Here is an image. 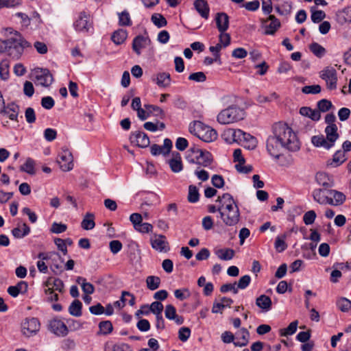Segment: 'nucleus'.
Instances as JSON below:
<instances>
[{"label":"nucleus","instance_id":"obj_57","mask_svg":"<svg viewBox=\"0 0 351 351\" xmlns=\"http://www.w3.org/2000/svg\"><path fill=\"white\" fill-rule=\"evenodd\" d=\"M322 88L319 85H310L302 87V92L304 94H318L321 92Z\"/></svg>","mask_w":351,"mask_h":351},{"label":"nucleus","instance_id":"obj_48","mask_svg":"<svg viewBox=\"0 0 351 351\" xmlns=\"http://www.w3.org/2000/svg\"><path fill=\"white\" fill-rule=\"evenodd\" d=\"M246 143L249 149L254 148L256 146V139L254 136H252L249 133L243 132V135L241 137V143Z\"/></svg>","mask_w":351,"mask_h":351},{"label":"nucleus","instance_id":"obj_29","mask_svg":"<svg viewBox=\"0 0 351 351\" xmlns=\"http://www.w3.org/2000/svg\"><path fill=\"white\" fill-rule=\"evenodd\" d=\"M336 20L339 24L351 23V6H348L336 12Z\"/></svg>","mask_w":351,"mask_h":351},{"label":"nucleus","instance_id":"obj_56","mask_svg":"<svg viewBox=\"0 0 351 351\" xmlns=\"http://www.w3.org/2000/svg\"><path fill=\"white\" fill-rule=\"evenodd\" d=\"M285 237L286 236L283 235L282 238L280 237H277L276 239L274 247L278 252H282L285 251L287 247V245L285 241Z\"/></svg>","mask_w":351,"mask_h":351},{"label":"nucleus","instance_id":"obj_60","mask_svg":"<svg viewBox=\"0 0 351 351\" xmlns=\"http://www.w3.org/2000/svg\"><path fill=\"white\" fill-rule=\"evenodd\" d=\"M67 229V226L62 223L53 222L51 227V232L55 234H60L65 232Z\"/></svg>","mask_w":351,"mask_h":351},{"label":"nucleus","instance_id":"obj_36","mask_svg":"<svg viewBox=\"0 0 351 351\" xmlns=\"http://www.w3.org/2000/svg\"><path fill=\"white\" fill-rule=\"evenodd\" d=\"M76 282L81 285L82 291L86 294L90 295L93 293L95 291L94 286L91 283L87 282L86 278L78 276L76 279Z\"/></svg>","mask_w":351,"mask_h":351},{"label":"nucleus","instance_id":"obj_24","mask_svg":"<svg viewBox=\"0 0 351 351\" xmlns=\"http://www.w3.org/2000/svg\"><path fill=\"white\" fill-rule=\"evenodd\" d=\"M215 21L217 27L220 33L225 32L229 27V16L225 12H219L216 14Z\"/></svg>","mask_w":351,"mask_h":351},{"label":"nucleus","instance_id":"obj_44","mask_svg":"<svg viewBox=\"0 0 351 351\" xmlns=\"http://www.w3.org/2000/svg\"><path fill=\"white\" fill-rule=\"evenodd\" d=\"M99 334L107 335L112 331L113 326L110 321L106 320L99 322Z\"/></svg>","mask_w":351,"mask_h":351},{"label":"nucleus","instance_id":"obj_18","mask_svg":"<svg viewBox=\"0 0 351 351\" xmlns=\"http://www.w3.org/2000/svg\"><path fill=\"white\" fill-rule=\"evenodd\" d=\"M130 140L138 147L145 148L149 146L150 141L148 136L143 132L138 131L131 134Z\"/></svg>","mask_w":351,"mask_h":351},{"label":"nucleus","instance_id":"obj_42","mask_svg":"<svg viewBox=\"0 0 351 351\" xmlns=\"http://www.w3.org/2000/svg\"><path fill=\"white\" fill-rule=\"evenodd\" d=\"M298 324V321H294L290 323L288 327L280 329L279 331L280 335L281 337H287L293 335L296 332Z\"/></svg>","mask_w":351,"mask_h":351},{"label":"nucleus","instance_id":"obj_9","mask_svg":"<svg viewBox=\"0 0 351 351\" xmlns=\"http://www.w3.org/2000/svg\"><path fill=\"white\" fill-rule=\"evenodd\" d=\"M319 77L326 82L329 90H335L337 84V73L332 66H326L320 72Z\"/></svg>","mask_w":351,"mask_h":351},{"label":"nucleus","instance_id":"obj_27","mask_svg":"<svg viewBox=\"0 0 351 351\" xmlns=\"http://www.w3.org/2000/svg\"><path fill=\"white\" fill-rule=\"evenodd\" d=\"M194 7L202 18L205 19H208L210 8L206 0H195L194 1Z\"/></svg>","mask_w":351,"mask_h":351},{"label":"nucleus","instance_id":"obj_17","mask_svg":"<svg viewBox=\"0 0 351 351\" xmlns=\"http://www.w3.org/2000/svg\"><path fill=\"white\" fill-rule=\"evenodd\" d=\"M61 169L64 171H69L73 168V156L68 150H62L58 160Z\"/></svg>","mask_w":351,"mask_h":351},{"label":"nucleus","instance_id":"obj_41","mask_svg":"<svg viewBox=\"0 0 351 351\" xmlns=\"http://www.w3.org/2000/svg\"><path fill=\"white\" fill-rule=\"evenodd\" d=\"M160 278L156 276H149L146 278V285L148 289L154 291L160 285Z\"/></svg>","mask_w":351,"mask_h":351},{"label":"nucleus","instance_id":"obj_25","mask_svg":"<svg viewBox=\"0 0 351 351\" xmlns=\"http://www.w3.org/2000/svg\"><path fill=\"white\" fill-rule=\"evenodd\" d=\"M165 315L167 319L173 320L178 325H181L184 322V318L177 315L176 309L172 304H168L165 306Z\"/></svg>","mask_w":351,"mask_h":351},{"label":"nucleus","instance_id":"obj_59","mask_svg":"<svg viewBox=\"0 0 351 351\" xmlns=\"http://www.w3.org/2000/svg\"><path fill=\"white\" fill-rule=\"evenodd\" d=\"M317 215L314 210L307 211L303 216V221L306 225H311L314 223Z\"/></svg>","mask_w":351,"mask_h":351},{"label":"nucleus","instance_id":"obj_46","mask_svg":"<svg viewBox=\"0 0 351 351\" xmlns=\"http://www.w3.org/2000/svg\"><path fill=\"white\" fill-rule=\"evenodd\" d=\"M226 135H231L233 136V141L236 143H241V137L243 135V131L240 129H228L225 131Z\"/></svg>","mask_w":351,"mask_h":351},{"label":"nucleus","instance_id":"obj_2","mask_svg":"<svg viewBox=\"0 0 351 351\" xmlns=\"http://www.w3.org/2000/svg\"><path fill=\"white\" fill-rule=\"evenodd\" d=\"M272 131L284 146V149L290 152H297L300 149V141L296 134L287 124L282 122L276 123L272 127Z\"/></svg>","mask_w":351,"mask_h":351},{"label":"nucleus","instance_id":"obj_12","mask_svg":"<svg viewBox=\"0 0 351 351\" xmlns=\"http://www.w3.org/2000/svg\"><path fill=\"white\" fill-rule=\"evenodd\" d=\"M220 204L218 207V213L221 210H234L239 209L233 197L230 193H223L221 196H219L216 200Z\"/></svg>","mask_w":351,"mask_h":351},{"label":"nucleus","instance_id":"obj_38","mask_svg":"<svg viewBox=\"0 0 351 351\" xmlns=\"http://www.w3.org/2000/svg\"><path fill=\"white\" fill-rule=\"evenodd\" d=\"M346 160L344 152L341 150L337 151L332 157V160L328 162V165H332L335 167H339Z\"/></svg>","mask_w":351,"mask_h":351},{"label":"nucleus","instance_id":"obj_19","mask_svg":"<svg viewBox=\"0 0 351 351\" xmlns=\"http://www.w3.org/2000/svg\"><path fill=\"white\" fill-rule=\"evenodd\" d=\"M19 110V106L14 102L8 103L7 106L4 103V109L0 114L7 115L10 120L18 121Z\"/></svg>","mask_w":351,"mask_h":351},{"label":"nucleus","instance_id":"obj_63","mask_svg":"<svg viewBox=\"0 0 351 351\" xmlns=\"http://www.w3.org/2000/svg\"><path fill=\"white\" fill-rule=\"evenodd\" d=\"M189 80L196 82H204L206 80V76L204 73L199 71L191 73L189 76Z\"/></svg>","mask_w":351,"mask_h":351},{"label":"nucleus","instance_id":"obj_50","mask_svg":"<svg viewBox=\"0 0 351 351\" xmlns=\"http://www.w3.org/2000/svg\"><path fill=\"white\" fill-rule=\"evenodd\" d=\"M332 107V102L326 99H322L317 103V108L320 113L328 112Z\"/></svg>","mask_w":351,"mask_h":351},{"label":"nucleus","instance_id":"obj_10","mask_svg":"<svg viewBox=\"0 0 351 351\" xmlns=\"http://www.w3.org/2000/svg\"><path fill=\"white\" fill-rule=\"evenodd\" d=\"M40 330V322L37 318H25L21 324V330L24 335L30 337Z\"/></svg>","mask_w":351,"mask_h":351},{"label":"nucleus","instance_id":"obj_13","mask_svg":"<svg viewBox=\"0 0 351 351\" xmlns=\"http://www.w3.org/2000/svg\"><path fill=\"white\" fill-rule=\"evenodd\" d=\"M219 213L222 221L228 226H234L240 220L239 209L234 208V210H221Z\"/></svg>","mask_w":351,"mask_h":351},{"label":"nucleus","instance_id":"obj_49","mask_svg":"<svg viewBox=\"0 0 351 351\" xmlns=\"http://www.w3.org/2000/svg\"><path fill=\"white\" fill-rule=\"evenodd\" d=\"M119 24L121 26H130L132 25L130 14L126 10L119 13Z\"/></svg>","mask_w":351,"mask_h":351},{"label":"nucleus","instance_id":"obj_47","mask_svg":"<svg viewBox=\"0 0 351 351\" xmlns=\"http://www.w3.org/2000/svg\"><path fill=\"white\" fill-rule=\"evenodd\" d=\"M34 161L30 158H28L25 162L21 166V171L27 173L28 174L33 175L35 173L34 170Z\"/></svg>","mask_w":351,"mask_h":351},{"label":"nucleus","instance_id":"obj_37","mask_svg":"<svg viewBox=\"0 0 351 351\" xmlns=\"http://www.w3.org/2000/svg\"><path fill=\"white\" fill-rule=\"evenodd\" d=\"M127 36L126 30L118 29L112 34L111 39L114 44L119 45L125 40Z\"/></svg>","mask_w":351,"mask_h":351},{"label":"nucleus","instance_id":"obj_14","mask_svg":"<svg viewBox=\"0 0 351 351\" xmlns=\"http://www.w3.org/2000/svg\"><path fill=\"white\" fill-rule=\"evenodd\" d=\"M48 329L58 337H65L69 332L66 325L60 319L55 318L49 321Z\"/></svg>","mask_w":351,"mask_h":351},{"label":"nucleus","instance_id":"obj_28","mask_svg":"<svg viewBox=\"0 0 351 351\" xmlns=\"http://www.w3.org/2000/svg\"><path fill=\"white\" fill-rule=\"evenodd\" d=\"M250 333L247 329L241 328L236 335L234 337L235 341L234 345L238 347H243L248 343Z\"/></svg>","mask_w":351,"mask_h":351},{"label":"nucleus","instance_id":"obj_55","mask_svg":"<svg viewBox=\"0 0 351 351\" xmlns=\"http://www.w3.org/2000/svg\"><path fill=\"white\" fill-rule=\"evenodd\" d=\"M311 12V20L315 23H320L323 19L326 18V14L322 10H313L312 8Z\"/></svg>","mask_w":351,"mask_h":351},{"label":"nucleus","instance_id":"obj_64","mask_svg":"<svg viewBox=\"0 0 351 351\" xmlns=\"http://www.w3.org/2000/svg\"><path fill=\"white\" fill-rule=\"evenodd\" d=\"M111 252L114 254H117L122 249V243L119 240H112L109 243Z\"/></svg>","mask_w":351,"mask_h":351},{"label":"nucleus","instance_id":"obj_6","mask_svg":"<svg viewBox=\"0 0 351 351\" xmlns=\"http://www.w3.org/2000/svg\"><path fill=\"white\" fill-rule=\"evenodd\" d=\"M195 134L204 142L210 143L217 138V131L208 125L203 124L200 121L194 123Z\"/></svg>","mask_w":351,"mask_h":351},{"label":"nucleus","instance_id":"obj_62","mask_svg":"<svg viewBox=\"0 0 351 351\" xmlns=\"http://www.w3.org/2000/svg\"><path fill=\"white\" fill-rule=\"evenodd\" d=\"M25 117L26 121L29 124H32V123H35L36 119V113H35L34 108H32L31 107L26 108V110L25 111Z\"/></svg>","mask_w":351,"mask_h":351},{"label":"nucleus","instance_id":"obj_43","mask_svg":"<svg viewBox=\"0 0 351 351\" xmlns=\"http://www.w3.org/2000/svg\"><path fill=\"white\" fill-rule=\"evenodd\" d=\"M309 49L317 57L322 58L326 53V49L317 43H313L310 45Z\"/></svg>","mask_w":351,"mask_h":351},{"label":"nucleus","instance_id":"obj_51","mask_svg":"<svg viewBox=\"0 0 351 351\" xmlns=\"http://www.w3.org/2000/svg\"><path fill=\"white\" fill-rule=\"evenodd\" d=\"M9 77V62L7 60L0 62V77L5 80Z\"/></svg>","mask_w":351,"mask_h":351},{"label":"nucleus","instance_id":"obj_32","mask_svg":"<svg viewBox=\"0 0 351 351\" xmlns=\"http://www.w3.org/2000/svg\"><path fill=\"white\" fill-rule=\"evenodd\" d=\"M216 256L222 261H230L234 256V250L230 248L218 249L215 252Z\"/></svg>","mask_w":351,"mask_h":351},{"label":"nucleus","instance_id":"obj_54","mask_svg":"<svg viewBox=\"0 0 351 351\" xmlns=\"http://www.w3.org/2000/svg\"><path fill=\"white\" fill-rule=\"evenodd\" d=\"M148 308L149 313H152L155 315L162 313L164 309L163 304L159 301L153 302L150 305H148Z\"/></svg>","mask_w":351,"mask_h":351},{"label":"nucleus","instance_id":"obj_11","mask_svg":"<svg viewBox=\"0 0 351 351\" xmlns=\"http://www.w3.org/2000/svg\"><path fill=\"white\" fill-rule=\"evenodd\" d=\"M284 146L276 138V135L269 136L267 140V150L274 158L278 159L281 155L280 151Z\"/></svg>","mask_w":351,"mask_h":351},{"label":"nucleus","instance_id":"obj_33","mask_svg":"<svg viewBox=\"0 0 351 351\" xmlns=\"http://www.w3.org/2000/svg\"><path fill=\"white\" fill-rule=\"evenodd\" d=\"M95 215L93 213H87L81 223V227L86 230H90L95 228Z\"/></svg>","mask_w":351,"mask_h":351},{"label":"nucleus","instance_id":"obj_30","mask_svg":"<svg viewBox=\"0 0 351 351\" xmlns=\"http://www.w3.org/2000/svg\"><path fill=\"white\" fill-rule=\"evenodd\" d=\"M256 304L263 311L267 312L271 308L272 302L269 296L261 295L256 298Z\"/></svg>","mask_w":351,"mask_h":351},{"label":"nucleus","instance_id":"obj_4","mask_svg":"<svg viewBox=\"0 0 351 351\" xmlns=\"http://www.w3.org/2000/svg\"><path fill=\"white\" fill-rule=\"evenodd\" d=\"M337 130V125H327L324 130L326 138L323 135L313 136L311 138V142L315 147H322L328 150L334 146L335 141L339 137Z\"/></svg>","mask_w":351,"mask_h":351},{"label":"nucleus","instance_id":"obj_53","mask_svg":"<svg viewBox=\"0 0 351 351\" xmlns=\"http://www.w3.org/2000/svg\"><path fill=\"white\" fill-rule=\"evenodd\" d=\"M337 306L343 312H347L351 309V301L346 298H341L337 301Z\"/></svg>","mask_w":351,"mask_h":351},{"label":"nucleus","instance_id":"obj_34","mask_svg":"<svg viewBox=\"0 0 351 351\" xmlns=\"http://www.w3.org/2000/svg\"><path fill=\"white\" fill-rule=\"evenodd\" d=\"M29 232L30 228L25 223L22 224V229L19 226L12 230V235L16 239H22L29 234Z\"/></svg>","mask_w":351,"mask_h":351},{"label":"nucleus","instance_id":"obj_35","mask_svg":"<svg viewBox=\"0 0 351 351\" xmlns=\"http://www.w3.org/2000/svg\"><path fill=\"white\" fill-rule=\"evenodd\" d=\"M144 107L148 111L149 116L152 114L153 116L160 119H163L165 116L164 110L157 106L145 104Z\"/></svg>","mask_w":351,"mask_h":351},{"label":"nucleus","instance_id":"obj_20","mask_svg":"<svg viewBox=\"0 0 351 351\" xmlns=\"http://www.w3.org/2000/svg\"><path fill=\"white\" fill-rule=\"evenodd\" d=\"M152 247L158 252H167L169 250L168 242L164 235H155L151 239Z\"/></svg>","mask_w":351,"mask_h":351},{"label":"nucleus","instance_id":"obj_61","mask_svg":"<svg viewBox=\"0 0 351 351\" xmlns=\"http://www.w3.org/2000/svg\"><path fill=\"white\" fill-rule=\"evenodd\" d=\"M191 335V330L188 327H182L179 329L178 331V338L182 341H186Z\"/></svg>","mask_w":351,"mask_h":351},{"label":"nucleus","instance_id":"obj_21","mask_svg":"<svg viewBox=\"0 0 351 351\" xmlns=\"http://www.w3.org/2000/svg\"><path fill=\"white\" fill-rule=\"evenodd\" d=\"M313 197L314 200L320 204H330L332 203V198L328 196V192L325 189H319L314 190Z\"/></svg>","mask_w":351,"mask_h":351},{"label":"nucleus","instance_id":"obj_39","mask_svg":"<svg viewBox=\"0 0 351 351\" xmlns=\"http://www.w3.org/2000/svg\"><path fill=\"white\" fill-rule=\"evenodd\" d=\"M82 304L78 300H75L69 307V313L75 317H80L82 315Z\"/></svg>","mask_w":351,"mask_h":351},{"label":"nucleus","instance_id":"obj_52","mask_svg":"<svg viewBox=\"0 0 351 351\" xmlns=\"http://www.w3.org/2000/svg\"><path fill=\"white\" fill-rule=\"evenodd\" d=\"M152 23L158 27H162L167 25L166 19L160 14H154L152 16Z\"/></svg>","mask_w":351,"mask_h":351},{"label":"nucleus","instance_id":"obj_3","mask_svg":"<svg viewBox=\"0 0 351 351\" xmlns=\"http://www.w3.org/2000/svg\"><path fill=\"white\" fill-rule=\"evenodd\" d=\"M186 160L191 164H196L203 167H209L213 162V157L210 152L202 149L193 145L186 153Z\"/></svg>","mask_w":351,"mask_h":351},{"label":"nucleus","instance_id":"obj_58","mask_svg":"<svg viewBox=\"0 0 351 351\" xmlns=\"http://www.w3.org/2000/svg\"><path fill=\"white\" fill-rule=\"evenodd\" d=\"M175 297L179 300H184L189 298L191 293L188 289H176L174 291Z\"/></svg>","mask_w":351,"mask_h":351},{"label":"nucleus","instance_id":"obj_15","mask_svg":"<svg viewBox=\"0 0 351 351\" xmlns=\"http://www.w3.org/2000/svg\"><path fill=\"white\" fill-rule=\"evenodd\" d=\"M36 82L43 86H49L53 82V76L47 69H36L34 71Z\"/></svg>","mask_w":351,"mask_h":351},{"label":"nucleus","instance_id":"obj_31","mask_svg":"<svg viewBox=\"0 0 351 351\" xmlns=\"http://www.w3.org/2000/svg\"><path fill=\"white\" fill-rule=\"evenodd\" d=\"M328 192L330 197L332 198V203L330 205L340 206L346 201V197L343 193L333 189L328 190Z\"/></svg>","mask_w":351,"mask_h":351},{"label":"nucleus","instance_id":"obj_40","mask_svg":"<svg viewBox=\"0 0 351 351\" xmlns=\"http://www.w3.org/2000/svg\"><path fill=\"white\" fill-rule=\"evenodd\" d=\"M315 180L318 184L325 187H331L332 184L330 182V178L327 173L324 172H318L315 175Z\"/></svg>","mask_w":351,"mask_h":351},{"label":"nucleus","instance_id":"obj_22","mask_svg":"<svg viewBox=\"0 0 351 351\" xmlns=\"http://www.w3.org/2000/svg\"><path fill=\"white\" fill-rule=\"evenodd\" d=\"M280 27V23L274 15H269L267 20L265 21V34L273 35Z\"/></svg>","mask_w":351,"mask_h":351},{"label":"nucleus","instance_id":"obj_8","mask_svg":"<svg viewBox=\"0 0 351 351\" xmlns=\"http://www.w3.org/2000/svg\"><path fill=\"white\" fill-rule=\"evenodd\" d=\"M73 27L77 32L87 33L93 29V21L90 16L85 12H82L77 16L73 23Z\"/></svg>","mask_w":351,"mask_h":351},{"label":"nucleus","instance_id":"obj_45","mask_svg":"<svg viewBox=\"0 0 351 351\" xmlns=\"http://www.w3.org/2000/svg\"><path fill=\"white\" fill-rule=\"evenodd\" d=\"M199 194L198 189L195 185H190L189 187L188 201L191 203H195L199 200Z\"/></svg>","mask_w":351,"mask_h":351},{"label":"nucleus","instance_id":"obj_16","mask_svg":"<svg viewBox=\"0 0 351 351\" xmlns=\"http://www.w3.org/2000/svg\"><path fill=\"white\" fill-rule=\"evenodd\" d=\"M151 44V40L148 36L138 35L132 41V49L136 53L140 56L141 51L145 49Z\"/></svg>","mask_w":351,"mask_h":351},{"label":"nucleus","instance_id":"obj_23","mask_svg":"<svg viewBox=\"0 0 351 351\" xmlns=\"http://www.w3.org/2000/svg\"><path fill=\"white\" fill-rule=\"evenodd\" d=\"M168 164L173 173H179L183 169L182 157L179 152L172 153V158L169 160Z\"/></svg>","mask_w":351,"mask_h":351},{"label":"nucleus","instance_id":"obj_5","mask_svg":"<svg viewBox=\"0 0 351 351\" xmlns=\"http://www.w3.org/2000/svg\"><path fill=\"white\" fill-rule=\"evenodd\" d=\"M244 115L243 110L236 106H231L222 110L218 114L217 120L220 124H230L243 119Z\"/></svg>","mask_w":351,"mask_h":351},{"label":"nucleus","instance_id":"obj_26","mask_svg":"<svg viewBox=\"0 0 351 351\" xmlns=\"http://www.w3.org/2000/svg\"><path fill=\"white\" fill-rule=\"evenodd\" d=\"M152 79L159 87H168L171 83V75L166 72L158 73L153 75Z\"/></svg>","mask_w":351,"mask_h":351},{"label":"nucleus","instance_id":"obj_7","mask_svg":"<svg viewBox=\"0 0 351 351\" xmlns=\"http://www.w3.org/2000/svg\"><path fill=\"white\" fill-rule=\"evenodd\" d=\"M38 258L42 260L50 261L49 267L55 274H59L63 271L62 263L64 260L59 253L56 252H40Z\"/></svg>","mask_w":351,"mask_h":351},{"label":"nucleus","instance_id":"obj_1","mask_svg":"<svg viewBox=\"0 0 351 351\" xmlns=\"http://www.w3.org/2000/svg\"><path fill=\"white\" fill-rule=\"evenodd\" d=\"M4 36L10 35L6 39L5 53L13 60H19L23 55L25 49L30 47V43L25 39L22 34L12 27L3 29Z\"/></svg>","mask_w":351,"mask_h":351}]
</instances>
